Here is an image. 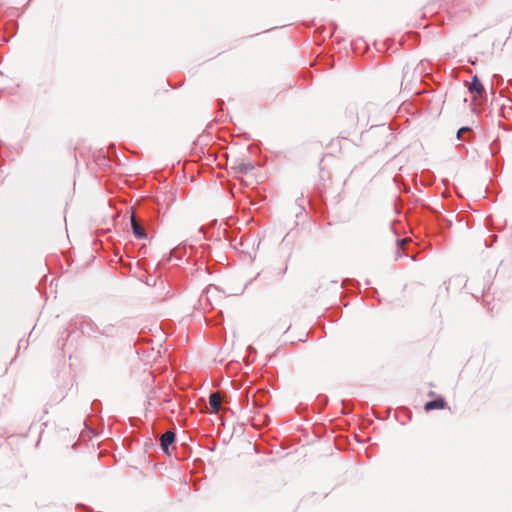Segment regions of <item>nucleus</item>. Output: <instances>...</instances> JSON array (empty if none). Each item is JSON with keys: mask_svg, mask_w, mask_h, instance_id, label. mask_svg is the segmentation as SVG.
I'll return each instance as SVG.
<instances>
[{"mask_svg": "<svg viewBox=\"0 0 512 512\" xmlns=\"http://www.w3.org/2000/svg\"><path fill=\"white\" fill-rule=\"evenodd\" d=\"M446 402L442 398H438L436 400H432L426 403L425 410L430 411L434 409H443L445 407Z\"/></svg>", "mask_w": 512, "mask_h": 512, "instance_id": "39448f33", "label": "nucleus"}, {"mask_svg": "<svg viewBox=\"0 0 512 512\" xmlns=\"http://www.w3.org/2000/svg\"><path fill=\"white\" fill-rule=\"evenodd\" d=\"M131 223H132V229H133V233L134 235L138 238V239H144L146 238V233H145V230L144 228L136 221L135 219V216L132 215L131 217Z\"/></svg>", "mask_w": 512, "mask_h": 512, "instance_id": "20e7f679", "label": "nucleus"}, {"mask_svg": "<svg viewBox=\"0 0 512 512\" xmlns=\"http://www.w3.org/2000/svg\"><path fill=\"white\" fill-rule=\"evenodd\" d=\"M211 413H218L221 408V397L218 393H212L209 397Z\"/></svg>", "mask_w": 512, "mask_h": 512, "instance_id": "f03ea898", "label": "nucleus"}, {"mask_svg": "<svg viewBox=\"0 0 512 512\" xmlns=\"http://www.w3.org/2000/svg\"><path fill=\"white\" fill-rule=\"evenodd\" d=\"M248 169H253V166L249 165V167H246L244 171L247 172Z\"/></svg>", "mask_w": 512, "mask_h": 512, "instance_id": "6e6552de", "label": "nucleus"}, {"mask_svg": "<svg viewBox=\"0 0 512 512\" xmlns=\"http://www.w3.org/2000/svg\"><path fill=\"white\" fill-rule=\"evenodd\" d=\"M175 440V433L172 431H167L164 434H162L160 438L161 447L163 450H167L168 447L174 442Z\"/></svg>", "mask_w": 512, "mask_h": 512, "instance_id": "7ed1b4c3", "label": "nucleus"}, {"mask_svg": "<svg viewBox=\"0 0 512 512\" xmlns=\"http://www.w3.org/2000/svg\"><path fill=\"white\" fill-rule=\"evenodd\" d=\"M465 131H467V128H461V129L458 131V134H457L458 138H460V137H461V135H462V133H463V132H465Z\"/></svg>", "mask_w": 512, "mask_h": 512, "instance_id": "423d86ee", "label": "nucleus"}, {"mask_svg": "<svg viewBox=\"0 0 512 512\" xmlns=\"http://www.w3.org/2000/svg\"><path fill=\"white\" fill-rule=\"evenodd\" d=\"M468 89L476 96H481L484 92V87L477 76H473L471 82L468 84Z\"/></svg>", "mask_w": 512, "mask_h": 512, "instance_id": "f257e3e1", "label": "nucleus"}, {"mask_svg": "<svg viewBox=\"0 0 512 512\" xmlns=\"http://www.w3.org/2000/svg\"><path fill=\"white\" fill-rule=\"evenodd\" d=\"M398 245L402 246L405 244L406 240L405 239H402V240H398Z\"/></svg>", "mask_w": 512, "mask_h": 512, "instance_id": "0eeeda50", "label": "nucleus"}]
</instances>
